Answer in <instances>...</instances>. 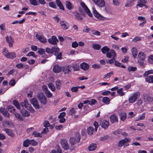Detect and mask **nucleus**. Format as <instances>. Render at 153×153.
<instances>
[{"instance_id": "nucleus-3", "label": "nucleus", "mask_w": 153, "mask_h": 153, "mask_svg": "<svg viewBox=\"0 0 153 153\" xmlns=\"http://www.w3.org/2000/svg\"><path fill=\"white\" fill-rule=\"evenodd\" d=\"M38 98L41 103L43 105L45 104L47 102L46 97L42 93H40L37 95Z\"/></svg>"}, {"instance_id": "nucleus-28", "label": "nucleus", "mask_w": 153, "mask_h": 153, "mask_svg": "<svg viewBox=\"0 0 153 153\" xmlns=\"http://www.w3.org/2000/svg\"><path fill=\"white\" fill-rule=\"evenodd\" d=\"M76 19L79 21H81L82 19V18L81 17L80 14L77 12H74V13Z\"/></svg>"}, {"instance_id": "nucleus-55", "label": "nucleus", "mask_w": 153, "mask_h": 153, "mask_svg": "<svg viewBox=\"0 0 153 153\" xmlns=\"http://www.w3.org/2000/svg\"><path fill=\"white\" fill-rule=\"evenodd\" d=\"M9 52L7 50L6 48H4L3 51L2 53L4 55L7 57V56H8V54H9Z\"/></svg>"}, {"instance_id": "nucleus-27", "label": "nucleus", "mask_w": 153, "mask_h": 153, "mask_svg": "<svg viewBox=\"0 0 153 153\" xmlns=\"http://www.w3.org/2000/svg\"><path fill=\"white\" fill-rule=\"evenodd\" d=\"M131 51L133 57L134 58H136L138 53L137 49L134 48H133L131 50Z\"/></svg>"}, {"instance_id": "nucleus-20", "label": "nucleus", "mask_w": 153, "mask_h": 153, "mask_svg": "<svg viewBox=\"0 0 153 153\" xmlns=\"http://www.w3.org/2000/svg\"><path fill=\"white\" fill-rule=\"evenodd\" d=\"M138 60H144L146 59L145 54L143 52H140L138 54Z\"/></svg>"}, {"instance_id": "nucleus-57", "label": "nucleus", "mask_w": 153, "mask_h": 153, "mask_svg": "<svg viewBox=\"0 0 153 153\" xmlns=\"http://www.w3.org/2000/svg\"><path fill=\"white\" fill-rule=\"evenodd\" d=\"M38 52L40 54H42L45 53V51L44 49L43 48H38Z\"/></svg>"}, {"instance_id": "nucleus-63", "label": "nucleus", "mask_w": 153, "mask_h": 153, "mask_svg": "<svg viewBox=\"0 0 153 153\" xmlns=\"http://www.w3.org/2000/svg\"><path fill=\"white\" fill-rule=\"evenodd\" d=\"M74 71H78L79 69V67L76 64L73 65L72 66Z\"/></svg>"}, {"instance_id": "nucleus-10", "label": "nucleus", "mask_w": 153, "mask_h": 153, "mask_svg": "<svg viewBox=\"0 0 153 153\" xmlns=\"http://www.w3.org/2000/svg\"><path fill=\"white\" fill-rule=\"evenodd\" d=\"M61 143L62 147L65 150H67L69 149L68 142L65 140H62Z\"/></svg>"}, {"instance_id": "nucleus-37", "label": "nucleus", "mask_w": 153, "mask_h": 153, "mask_svg": "<svg viewBox=\"0 0 153 153\" xmlns=\"http://www.w3.org/2000/svg\"><path fill=\"white\" fill-rule=\"evenodd\" d=\"M48 85L49 88L52 91H54L55 90V87L52 83H50L48 84Z\"/></svg>"}, {"instance_id": "nucleus-26", "label": "nucleus", "mask_w": 153, "mask_h": 153, "mask_svg": "<svg viewBox=\"0 0 153 153\" xmlns=\"http://www.w3.org/2000/svg\"><path fill=\"white\" fill-rule=\"evenodd\" d=\"M5 131L8 135L11 137H13L14 136V134L11 129H5Z\"/></svg>"}, {"instance_id": "nucleus-40", "label": "nucleus", "mask_w": 153, "mask_h": 153, "mask_svg": "<svg viewBox=\"0 0 153 153\" xmlns=\"http://www.w3.org/2000/svg\"><path fill=\"white\" fill-rule=\"evenodd\" d=\"M113 74V71H111L110 72L108 73L104 76L103 78L104 79H108Z\"/></svg>"}, {"instance_id": "nucleus-35", "label": "nucleus", "mask_w": 153, "mask_h": 153, "mask_svg": "<svg viewBox=\"0 0 153 153\" xmlns=\"http://www.w3.org/2000/svg\"><path fill=\"white\" fill-rule=\"evenodd\" d=\"M101 50L103 53L105 54L106 53L108 52V51H109V49L107 46H105L102 48L101 49Z\"/></svg>"}, {"instance_id": "nucleus-12", "label": "nucleus", "mask_w": 153, "mask_h": 153, "mask_svg": "<svg viewBox=\"0 0 153 153\" xmlns=\"http://www.w3.org/2000/svg\"><path fill=\"white\" fill-rule=\"evenodd\" d=\"M48 42L53 45H56L58 40L55 36H53L51 38L48 39Z\"/></svg>"}, {"instance_id": "nucleus-56", "label": "nucleus", "mask_w": 153, "mask_h": 153, "mask_svg": "<svg viewBox=\"0 0 153 153\" xmlns=\"http://www.w3.org/2000/svg\"><path fill=\"white\" fill-rule=\"evenodd\" d=\"M49 6L53 8H56V6L55 3L53 2H50L49 4Z\"/></svg>"}, {"instance_id": "nucleus-4", "label": "nucleus", "mask_w": 153, "mask_h": 153, "mask_svg": "<svg viewBox=\"0 0 153 153\" xmlns=\"http://www.w3.org/2000/svg\"><path fill=\"white\" fill-rule=\"evenodd\" d=\"M93 13H94V16L98 19L100 20H103L104 19V17L99 14L97 11L96 10V9L94 7L92 8Z\"/></svg>"}, {"instance_id": "nucleus-30", "label": "nucleus", "mask_w": 153, "mask_h": 153, "mask_svg": "<svg viewBox=\"0 0 153 153\" xmlns=\"http://www.w3.org/2000/svg\"><path fill=\"white\" fill-rule=\"evenodd\" d=\"M143 99L145 102L149 101L150 100V97L147 93H144L143 95Z\"/></svg>"}, {"instance_id": "nucleus-50", "label": "nucleus", "mask_w": 153, "mask_h": 153, "mask_svg": "<svg viewBox=\"0 0 153 153\" xmlns=\"http://www.w3.org/2000/svg\"><path fill=\"white\" fill-rule=\"evenodd\" d=\"M150 74H153V70H149L145 72L143 74L144 76H146Z\"/></svg>"}, {"instance_id": "nucleus-11", "label": "nucleus", "mask_w": 153, "mask_h": 153, "mask_svg": "<svg viewBox=\"0 0 153 153\" xmlns=\"http://www.w3.org/2000/svg\"><path fill=\"white\" fill-rule=\"evenodd\" d=\"M131 140L128 138H125L124 139L122 140L119 141L118 143V146L119 147L122 146L125 143L127 142H129Z\"/></svg>"}, {"instance_id": "nucleus-54", "label": "nucleus", "mask_w": 153, "mask_h": 153, "mask_svg": "<svg viewBox=\"0 0 153 153\" xmlns=\"http://www.w3.org/2000/svg\"><path fill=\"white\" fill-rule=\"evenodd\" d=\"M79 88V87L78 86L73 87L71 89V90L72 92H77Z\"/></svg>"}, {"instance_id": "nucleus-34", "label": "nucleus", "mask_w": 153, "mask_h": 153, "mask_svg": "<svg viewBox=\"0 0 153 153\" xmlns=\"http://www.w3.org/2000/svg\"><path fill=\"white\" fill-rule=\"evenodd\" d=\"M65 5L66 7L69 10H71L73 9L72 4L69 1H66Z\"/></svg>"}, {"instance_id": "nucleus-17", "label": "nucleus", "mask_w": 153, "mask_h": 153, "mask_svg": "<svg viewBox=\"0 0 153 153\" xmlns=\"http://www.w3.org/2000/svg\"><path fill=\"white\" fill-rule=\"evenodd\" d=\"M60 24L62 29H67L69 27V24L66 21H62L60 22Z\"/></svg>"}, {"instance_id": "nucleus-19", "label": "nucleus", "mask_w": 153, "mask_h": 153, "mask_svg": "<svg viewBox=\"0 0 153 153\" xmlns=\"http://www.w3.org/2000/svg\"><path fill=\"white\" fill-rule=\"evenodd\" d=\"M109 123L108 121L106 120L103 121L101 123L102 127L105 129H106L109 126Z\"/></svg>"}, {"instance_id": "nucleus-47", "label": "nucleus", "mask_w": 153, "mask_h": 153, "mask_svg": "<svg viewBox=\"0 0 153 153\" xmlns=\"http://www.w3.org/2000/svg\"><path fill=\"white\" fill-rule=\"evenodd\" d=\"M102 101L103 102L108 104L110 101V100L107 97H104L102 98Z\"/></svg>"}, {"instance_id": "nucleus-8", "label": "nucleus", "mask_w": 153, "mask_h": 153, "mask_svg": "<svg viewBox=\"0 0 153 153\" xmlns=\"http://www.w3.org/2000/svg\"><path fill=\"white\" fill-rule=\"evenodd\" d=\"M92 1L99 7H103L105 5V2L103 0H92Z\"/></svg>"}, {"instance_id": "nucleus-43", "label": "nucleus", "mask_w": 153, "mask_h": 153, "mask_svg": "<svg viewBox=\"0 0 153 153\" xmlns=\"http://www.w3.org/2000/svg\"><path fill=\"white\" fill-rule=\"evenodd\" d=\"M30 140L27 139L25 140L23 142V145L24 147H28L29 145H30Z\"/></svg>"}, {"instance_id": "nucleus-42", "label": "nucleus", "mask_w": 153, "mask_h": 153, "mask_svg": "<svg viewBox=\"0 0 153 153\" xmlns=\"http://www.w3.org/2000/svg\"><path fill=\"white\" fill-rule=\"evenodd\" d=\"M92 48L95 50H99L101 48V46L97 44H94L92 45Z\"/></svg>"}, {"instance_id": "nucleus-45", "label": "nucleus", "mask_w": 153, "mask_h": 153, "mask_svg": "<svg viewBox=\"0 0 153 153\" xmlns=\"http://www.w3.org/2000/svg\"><path fill=\"white\" fill-rule=\"evenodd\" d=\"M3 126H10L12 124V123L10 121H4L3 122Z\"/></svg>"}, {"instance_id": "nucleus-59", "label": "nucleus", "mask_w": 153, "mask_h": 153, "mask_svg": "<svg viewBox=\"0 0 153 153\" xmlns=\"http://www.w3.org/2000/svg\"><path fill=\"white\" fill-rule=\"evenodd\" d=\"M92 34L97 36H100V33L97 30H93L92 31Z\"/></svg>"}, {"instance_id": "nucleus-62", "label": "nucleus", "mask_w": 153, "mask_h": 153, "mask_svg": "<svg viewBox=\"0 0 153 153\" xmlns=\"http://www.w3.org/2000/svg\"><path fill=\"white\" fill-rule=\"evenodd\" d=\"M71 46L73 48H76L78 46V44L75 41L72 43Z\"/></svg>"}, {"instance_id": "nucleus-33", "label": "nucleus", "mask_w": 153, "mask_h": 153, "mask_svg": "<svg viewBox=\"0 0 153 153\" xmlns=\"http://www.w3.org/2000/svg\"><path fill=\"white\" fill-rule=\"evenodd\" d=\"M146 81L149 83H153V76L151 75L147 76Z\"/></svg>"}, {"instance_id": "nucleus-6", "label": "nucleus", "mask_w": 153, "mask_h": 153, "mask_svg": "<svg viewBox=\"0 0 153 153\" xmlns=\"http://www.w3.org/2000/svg\"><path fill=\"white\" fill-rule=\"evenodd\" d=\"M31 103L33 105L34 108L36 109L39 108L40 106L38 103L37 100L35 98H33L30 100Z\"/></svg>"}, {"instance_id": "nucleus-29", "label": "nucleus", "mask_w": 153, "mask_h": 153, "mask_svg": "<svg viewBox=\"0 0 153 153\" xmlns=\"http://www.w3.org/2000/svg\"><path fill=\"white\" fill-rule=\"evenodd\" d=\"M56 2L57 6L59 7L60 9L63 10H64V8L62 5V4L59 0H56Z\"/></svg>"}, {"instance_id": "nucleus-1", "label": "nucleus", "mask_w": 153, "mask_h": 153, "mask_svg": "<svg viewBox=\"0 0 153 153\" xmlns=\"http://www.w3.org/2000/svg\"><path fill=\"white\" fill-rule=\"evenodd\" d=\"M140 96V93L136 92L134 93L128 99V101L130 103L134 102L137 100L139 98Z\"/></svg>"}, {"instance_id": "nucleus-18", "label": "nucleus", "mask_w": 153, "mask_h": 153, "mask_svg": "<svg viewBox=\"0 0 153 153\" xmlns=\"http://www.w3.org/2000/svg\"><path fill=\"white\" fill-rule=\"evenodd\" d=\"M146 2L147 1L146 0H139L138 2V4L137 5V7L139 6L141 7L143 6H145Z\"/></svg>"}, {"instance_id": "nucleus-36", "label": "nucleus", "mask_w": 153, "mask_h": 153, "mask_svg": "<svg viewBox=\"0 0 153 153\" xmlns=\"http://www.w3.org/2000/svg\"><path fill=\"white\" fill-rule=\"evenodd\" d=\"M126 118V114L125 112H123L121 113L120 115L121 120L124 121L125 120Z\"/></svg>"}, {"instance_id": "nucleus-5", "label": "nucleus", "mask_w": 153, "mask_h": 153, "mask_svg": "<svg viewBox=\"0 0 153 153\" xmlns=\"http://www.w3.org/2000/svg\"><path fill=\"white\" fill-rule=\"evenodd\" d=\"M80 5L84 9V11L86 12L87 14L90 17L92 16V14L91 13L90 10L88 9L86 5L85 4L82 2L80 3Z\"/></svg>"}, {"instance_id": "nucleus-25", "label": "nucleus", "mask_w": 153, "mask_h": 153, "mask_svg": "<svg viewBox=\"0 0 153 153\" xmlns=\"http://www.w3.org/2000/svg\"><path fill=\"white\" fill-rule=\"evenodd\" d=\"M136 0H128L127 2L125 5V7H130L134 4V3Z\"/></svg>"}, {"instance_id": "nucleus-60", "label": "nucleus", "mask_w": 153, "mask_h": 153, "mask_svg": "<svg viewBox=\"0 0 153 153\" xmlns=\"http://www.w3.org/2000/svg\"><path fill=\"white\" fill-rule=\"evenodd\" d=\"M29 141H30V145L32 146L36 145L37 144V142L33 140H30Z\"/></svg>"}, {"instance_id": "nucleus-7", "label": "nucleus", "mask_w": 153, "mask_h": 153, "mask_svg": "<svg viewBox=\"0 0 153 153\" xmlns=\"http://www.w3.org/2000/svg\"><path fill=\"white\" fill-rule=\"evenodd\" d=\"M8 44V45L10 48L13 47L14 40L13 38L11 36H7L5 38Z\"/></svg>"}, {"instance_id": "nucleus-52", "label": "nucleus", "mask_w": 153, "mask_h": 153, "mask_svg": "<svg viewBox=\"0 0 153 153\" xmlns=\"http://www.w3.org/2000/svg\"><path fill=\"white\" fill-rule=\"evenodd\" d=\"M128 69L129 72H130L131 71H134L137 70V68L136 67L129 66L128 68Z\"/></svg>"}, {"instance_id": "nucleus-14", "label": "nucleus", "mask_w": 153, "mask_h": 153, "mask_svg": "<svg viewBox=\"0 0 153 153\" xmlns=\"http://www.w3.org/2000/svg\"><path fill=\"white\" fill-rule=\"evenodd\" d=\"M62 71L65 74H68L71 72V66H68L65 67H62Z\"/></svg>"}, {"instance_id": "nucleus-53", "label": "nucleus", "mask_w": 153, "mask_h": 153, "mask_svg": "<svg viewBox=\"0 0 153 153\" xmlns=\"http://www.w3.org/2000/svg\"><path fill=\"white\" fill-rule=\"evenodd\" d=\"M32 135H33L35 137H41L42 136L41 135L40 133L39 132H37L36 131H34L32 133Z\"/></svg>"}, {"instance_id": "nucleus-39", "label": "nucleus", "mask_w": 153, "mask_h": 153, "mask_svg": "<svg viewBox=\"0 0 153 153\" xmlns=\"http://www.w3.org/2000/svg\"><path fill=\"white\" fill-rule=\"evenodd\" d=\"M14 114L16 118L19 120H23L22 117L20 114L16 112H15L14 113Z\"/></svg>"}, {"instance_id": "nucleus-48", "label": "nucleus", "mask_w": 153, "mask_h": 153, "mask_svg": "<svg viewBox=\"0 0 153 153\" xmlns=\"http://www.w3.org/2000/svg\"><path fill=\"white\" fill-rule=\"evenodd\" d=\"M45 93L46 96L48 97L51 98L52 97L53 95L48 90H47Z\"/></svg>"}, {"instance_id": "nucleus-38", "label": "nucleus", "mask_w": 153, "mask_h": 153, "mask_svg": "<svg viewBox=\"0 0 153 153\" xmlns=\"http://www.w3.org/2000/svg\"><path fill=\"white\" fill-rule=\"evenodd\" d=\"M61 86L60 81L57 80L56 81V86L57 89H60Z\"/></svg>"}, {"instance_id": "nucleus-16", "label": "nucleus", "mask_w": 153, "mask_h": 153, "mask_svg": "<svg viewBox=\"0 0 153 153\" xmlns=\"http://www.w3.org/2000/svg\"><path fill=\"white\" fill-rule=\"evenodd\" d=\"M21 105L23 108H25L27 109L30 106H31L30 104H29L26 99H25L23 102L21 103Z\"/></svg>"}, {"instance_id": "nucleus-32", "label": "nucleus", "mask_w": 153, "mask_h": 153, "mask_svg": "<svg viewBox=\"0 0 153 153\" xmlns=\"http://www.w3.org/2000/svg\"><path fill=\"white\" fill-rule=\"evenodd\" d=\"M16 57V54L14 52L9 53V54L7 56V58L9 59H12L15 58Z\"/></svg>"}, {"instance_id": "nucleus-2", "label": "nucleus", "mask_w": 153, "mask_h": 153, "mask_svg": "<svg viewBox=\"0 0 153 153\" xmlns=\"http://www.w3.org/2000/svg\"><path fill=\"white\" fill-rule=\"evenodd\" d=\"M80 135L78 134H76L75 137H71L70 138V142L72 145L76 144L77 142L80 141Z\"/></svg>"}, {"instance_id": "nucleus-61", "label": "nucleus", "mask_w": 153, "mask_h": 153, "mask_svg": "<svg viewBox=\"0 0 153 153\" xmlns=\"http://www.w3.org/2000/svg\"><path fill=\"white\" fill-rule=\"evenodd\" d=\"M146 114L145 113H143L142 114L139 116V120H143L144 119L145 117Z\"/></svg>"}, {"instance_id": "nucleus-64", "label": "nucleus", "mask_w": 153, "mask_h": 153, "mask_svg": "<svg viewBox=\"0 0 153 153\" xmlns=\"http://www.w3.org/2000/svg\"><path fill=\"white\" fill-rule=\"evenodd\" d=\"M15 83V81L14 79H11L9 82V85L12 86L14 85Z\"/></svg>"}, {"instance_id": "nucleus-21", "label": "nucleus", "mask_w": 153, "mask_h": 153, "mask_svg": "<svg viewBox=\"0 0 153 153\" xmlns=\"http://www.w3.org/2000/svg\"><path fill=\"white\" fill-rule=\"evenodd\" d=\"M21 112L22 115L23 117H28L30 115V112L24 109L22 110Z\"/></svg>"}, {"instance_id": "nucleus-58", "label": "nucleus", "mask_w": 153, "mask_h": 153, "mask_svg": "<svg viewBox=\"0 0 153 153\" xmlns=\"http://www.w3.org/2000/svg\"><path fill=\"white\" fill-rule=\"evenodd\" d=\"M90 30V29L87 26H86L83 29L82 31L85 33H88Z\"/></svg>"}, {"instance_id": "nucleus-9", "label": "nucleus", "mask_w": 153, "mask_h": 153, "mask_svg": "<svg viewBox=\"0 0 153 153\" xmlns=\"http://www.w3.org/2000/svg\"><path fill=\"white\" fill-rule=\"evenodd\" d=\"M116 54L115 52L113 50H111L109 52L106 53V57L108 58L112 57V58H114L116 56Z\"/></svg>"}, {"instance_id": "nucleus-49", "label": "nucleus", "mask_w": 153, "mask_h": 153, "mask_svg": "<svg viewBox=\"0 0 153 153\" xmlns=\"http://www.w3.org/2000/svg\"><path fill=\"white\" fill-rule=\"evenodd\" d=\"M97 101L96 100L94 99H92L91 100H88V104L90 105H94Z\"/></svg>"}, {"instance_id": "nucleus-23", "label": "nucleus", "mask_w": 153, "mask_h": 153, "mask_svg": "<svg viewBox=\"0 0 153 153\" xmlns=\"http://www.w3.org/2000/svg\"><path fill=\"white\" fill-rule=\"evenodd\" d=\"M81 68L82 69L86 70L89 68V66L88 64L85 63H82L80 65Z\"/></svg>"}, {"instance_id": "nucleus-15", "label": "nucleus", "mask_w": 153, "mask_h": 153, "mask_svg": "<svg viewBox=\"0 0 153 153\" xmlns=\"http://www.w3.org/2000/svg\"><path fill=\"white\" fill-rule=\"evenodd\" d=\"M36 36L37 38L41 42L45 43L46 42L47 39L45 38L40 33L36 34Z\"/></svg>"}, {"instance_id": "nucleus-31", "label": "nucleus", "mask_w": 153, "mask_h": 153, "mask_svg": "<svg viewBox=\"0 0 153 153\" xmlns=\"http://www.w3.org/2000/svg\"><path fill=\"white\" fill-rule=\"evenodd\" d=\"M97 148L96 145L94 143H92L88 147V149L90 151H92L95 150Z\"/></svg>"}, {"instance_id": "nucleus-51", "label": "nucleus", "mask_w": 153, "mask_h": 153, "mask_svg": "<svg viewBox=\"0 0 153 153\" xmlns=\"http://www.w3.org/2000/svg\"><path fill=\"white\" fill-rule=\"evenodd\" d=\"M123 89L122 88L118 89L117 92L120 96H123L124 95V93L123 92Z\"/></svg>"}, {"instance_id": "nucleus-44", "label": "nucleus", "mask_w": 153, "mask_h": 153, "mask_svg": "<svg viewBox=\"0 0 153 153\" xmlns=\"http://www.w3.org/2000/svg\"><path fill=\"white\" fill-rule=\"evenodd\" d=\"M30 4L34 6H37L39 4L37 0H30Z\"/></svg>"}, {"instance_id": "nucleus-22", "label": "nucleus", "mask_w": 153, "mask_h": 153, "mask_svg": "<svg viewBox=\"0 0 153 153\" xmlns=\"http://www.w3.org/2000/svg\"><path fill=\"white\" fill-rule=\"evenodd\" d=\"M110 120L111 122L114 123L118 121V118L115 115L113 114L110 117Z\"/></svg>"}, {"instance_id": "nucleus-41", "label": "nucleus", "mask_w": 153, "mask_h": 153, "mask_svg": "<svg viewBox=\"0 0 153 153\" xmlns=\"http://www.w3.org/2000/svg\"><path fill=\"white\" fill-rule=\"evenodd\" d=\"M13 104L18 109H20V106L18 102L16 100H14Z\"/></svg>"}, {"instance_id": "nucleus-13", "label": "nucleus", "mask_w": 153, "mask_h": 153, "mask_svg": "<svg viewBox=\"0 0 153 153\" xmlns=\"http://www.w3.org/2000/svg\"><path fill=\"white\" fill-rule=\"evenodd\" d=\"M62 67H60L58 65H55L53 68V71L55 73H60L62 69Z\"/></svg>"}, {"instance_id": "nucleus-46", "label": "nucleus", "mask_w": 153, "mask_h": 153, "mask_svg": "<svg viewBox=\"0 0 153 153\" xmlns=\"http://www.w3.org/2000/svg\"><path fill=\"white\" fill-rule=\"evenodd\" d=\"M94 131V129L92 127H89L88 129V134L90 135H91Z\"/></svg>"}, {"instance_id": "nucleus-24", "label": "nucleus", "mask_w": 153, "mask_h": 153, "mask_svg": "<svg viewBox=\"0 0 153 153\" xmlns=\"http://www.w3.org/2000/svg\"><path fill=\"white\" fill-rule=\"evenodd\" d=\"M53 53H54L55 56H56L59 53V48L57 47L54 46L52 47Z\"/></svg>"}]
</instances>
